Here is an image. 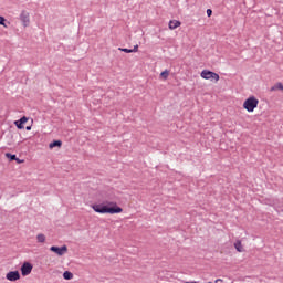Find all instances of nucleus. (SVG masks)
I'll return each instance as SVG.
<instances>
[{
	"mask_svg": "<svg viewBox=\"0 0 283 283\" xmlns=\"http://www.w3.org/2000/svg\"><path fill=\"white\" fill-rule=\"evenodd\" d=\"M92 209L96 212V213H123V208L118 207V205H116V202H107L105 205L101 203V205H93Z\"/></svg>",
	"mask_w": 283,
	"mask_h": 283,
	"instance_id": "1",
	"label": "nucleus"
},
{
	"mask_svg": "<svg viewBox=\"0 0 283 283\" xmlns=\"http://www.w3.org/2000/svg\"><path fill=\"white\" fill-rule=\"evenodd\" d=\"M258 103H260V101H258V98L249 97L243 103V108L247 109V112H254L255 107H258Z\"/></svg>",
	"mask_w": 283,
	"mask_h": 283,
	"instance_id": "2",
	"label": "nucleus"
},
{
	"mask_svg": "<svg viewBox=\"0 0 283 283\" xmlns=\"http://www.w3.org/2000/svg\"><path fill=\"white\" fill-rule=\"evenodd\" d=\"M201 78H205L206 81H216V83H218V81H220V75L209 70H203L201 72Z\"/></svg>",
	"mask_w": 283,
	"mask_h": 283,
	"instance_id": "3",
	"label": "nucleus"
},
{
	"mask_svg": "<svg viewBox=\"0 0 283 283\" xmlns=\"http://www.w3.org/2000/svg\"><path fill=\"white\" fill-rule=\"evenodd\" d=\"M32 269H34V266L32 265V263L30 262H24L22 264V266L20 268V271L23 275V277L30 275V273H32Z\"/></svg>",
	"mask_w": 283,
	"mask_h": 283,
	"instance_id": "4",
	"label": "nucleus"
},
{
	"mask_svg": "<svg viewBox=\"0 0 283 283\" xmlns=\"http://www.w3.org/2000/svg\"><path fill=\"white\" fill-rule=\"evenodd\" d=\"M50 251H52V253H55L56 255H65V253H67V245H62L61 248L60 247H56V245H52L50 248Z\"/></svg>",
	"mask_w": 283,
	"mask_h": 283,
	"instance_id": "5",
	"label": "nucleus"
},
{
	"mask_svg": "<svg viewBox=\"0 0 283 283\" xmlns=\"http://www.w3.org/2000/svg\"><path fill=\"white\" fill-rule=\"evenodd\" d=\"M20 21L22 22V25L24 28H28L30 25V12L23 10L20 13Z\"/></svg>",
	"mask_w": 283,
	"mask_h": 283,
	"instance_id": "6",
	"label": "nucleus"
},
{
	"mask_svg": "<svg viewBox=\"0 0 283 283\" xmlns=\"http://www.w3.org/2000/svg\"><path fill=\"white\" fill-rule=\"evenodd\" d=\"M6 277L9 282H17L21 280V273H19V271H11L7 273Z\"/></svg>",
	"mask_w": 283,
	"mask_h": 283,
	"instance_id": "7",
	"label": "nucleus"
},
{
	"mask_svg": "<svg viewBox=\"0 0 283 283\" xmlns=\"http://www.w3.org/2000/svg\"><path fill=\"white\" fill-rule=\"evenodd\" d=\"M25 123H28V117L23 116L19 120H15L14 125L18 127V129H24L23 125H25Z\"/></svg>",
	"mask_w": 283,
	"mask_h": 283,
	"instance_id": "8",
	"label": "nucleus"
},
{
	"mask_svg": "<svg viewBox=\"0 0 283 283\" xmlns=\"http://www.w3.org/2000/svg\"><path fill=\"white\" fill-rule=\"evenodd\" d=\"M176 28H180V21L178 20H171L169 22V29L170 30H176Z\"/></svg>",
	"mask_w": 283,
	"mask_h": 283,
	"instance_id": "9",
	"label": "nucleus"
},
{
	"mask_svg": "<svg viewBox=\"0 0 283 283\" xmlns=\"http://www.w3.org/2000/svg\"><path fill=\"white\" fill-rule=\"evenodd\" d=\"M234 248L237 249V251H238L239 253H243V252H244V248L242 247V242H241V241H237V242L234 243Z\"/></svg>",
	"mask_w": 283,
	"mask_h": 283,
	"instance_id": "10",
	"label": "nucleus"
},
{
	"mask_svg": "<svg viewBox=\"0 0 283 283\" xmlns=\"http://www.w3.org/2000/svg\"><path fill=\"white\" fill-rule=\"evenodd\" d=\"M61 145H63V143L61 140H54L53 143H51L49 145L50 149H54V147H61Z\"/></svg>",
	"mask_w": 283,
	"mask_h": 283,
	"instance_id": "11",
	"label": "nucleus"
},
{
	"mask_svg": "<svg viewBox=\"0 0 283 283\" xmlns=\"http://www.w3.org/2000/svg\"><path fill=\"white\" fill-rule=\"evenodd\" d=\"M36 240L40 244H43L46 240L45 234H43V233L38 234Z\"/></svg>",
	"mask_w": 283,
	"mask_h": 283,
	"instance_id": "12",
	"label": "nucleus"
},
{
	"mask_svg": "<svg viewBox=\"0 0 283 283\" xmlns=\"http://www.w3.org/2000/svg\"><path fill=\"white\" fill-rule=\"evenodd\" d=\"M63 277H64V280H72L74 277V274L70 271H65L63 273Z\"/></svg>",
	"mask_w": 283,
	"mask_h": 283,
	"instance_id": "13",
	"label": "nucleus"
},
{
	"mask_svg": "<svg viewBox=\"0 0 283 283\" xmlns=\"http://www.w3.org/2000/svg\"><path fill=\"white\" fill-rule=\"evenodd\" d=\"M160 78H164V81H167L169 78V71L165 70L160 73Z\"/></svg>",
	"mask_w": 283,
	"mask_h": 283,
	"instance_id": "14",
	"label": "nucleus"
},
{
	"mask_svg": "<svg viewBox=\"0 0 283 283\" xmlns=\"http://www.w3.org/2000/svg\"><path fill=\"white\" fill-rule=\"evenodd\" d=\"M275 90H282L283 91V85L282 83H277L276 85L271 87V92H275Z\"/></svg>",
	"mask_w": 283,
	"mask_h": 283,
	"instance_id": "15",
	"label": "nucleus"
},
{
	"mask_svg": "<svg viewBox=\"0 0 283 283\" xmlns=\"http://www.w3.org/2000/svg\"><path fill=\"white\" fill-rule=\"evenodd\" d=\"M6 158H9V160H17V155H12L10 153H6Z\"/></svg>",
	"mask_w": 283,
	"mask_h": 283,
	"instance_id": "16",
	"label": "nucleus"
},
{
	"mask_svg": "<svg viewBox=\"0 0 283 283\" xmlns=\"http://www.w3.org/2000/svg\"><path fill=\"white\" fill-rule=\"evenodd\" d=\"M0 25H3V28H8V24H6V18L0 15Z\"/></svg>",
	"mask_w": 283,
	"mask_h": 283,
	"instance_id": "17",
	"label": "nucleus"
},
{
	"mask_svg": "<svg viewBox=\"0 0 283 283\" xmlns=\"http://www.w3.org/2000/svg\"><path fill=\"white\" fill-rule=\"evenodd\" d=\"M120 52H125L126 54H132V49H123V48H119L118 49Z\"/></svg>",
	"mask_w": 283,
	"mask_h": 283,
	"instance_id": "18",
	"label": "nucleus"
},
{
	"mask_svg": "<svg viewBox=\"0 0 283 283\" xmlns=\"http://www.w3.org/2000/svg\"><path fill=\"white\" fill-rule=\"evenodd\" d=\"M211 14H213V11L211 9H207V15L211 17Z\"/></svg>",
	"mask_w": 283,
	"mask_h": 283,
	"instance_id": "19",
	"label": "nucleus"
},
{
	"mask_svg": "<svg viewBox=\"0 0 283 283\" xmlns=\"http://www.w3.org/2000/svg\"><path fill=\"white\" fill-rule=\"evenodd\" d=\"M132 52H138V45H135L134 49H130Z\"/></svg>",
	"mask_w": 283,
	"mask_h": 283,
	"instance_id": "20",
	"label": "nucleus"
},
{
	"mask_svg": "<svg viewBox=\"0 0 283 283\" xmlns=\"http://www.w3.org/2000/svg\"><path fill=\"white\" fill-rule=\"evenodd\" d=\"M15 160H17V163H18L19 165H21V163H23V160H21V159H19V158H17Z\"/></svg>",
	"mask_w": 283,
	"mask_h": 283,
	"instance_id": "21",
	"label": "nucleus"
},
{
	"mask_svg": "<svg viewBox=\"0 0 283 283\" xmlns=\"http://www.w3.org/2000/svg\"><path fill=\"white\" fill-rule=\"evenodd\" d=\"M25 129L27 132H30V129H32V126H27Z\"/></svg>",
	"mask_w": 283,
	"mask_h": 283,
	"instance_id": "22",
	"label": "nucleus"
},
{
	"mask_svg": "<svg viewBox=\"0 0 283 283\" xmlns=\"http://www.w3.org/2000/svg\"><path fill=\"white\" fill-rule=\"evenodd\" d=\"M216 282H220V280H217Z\"/></svg>",
	"mask_w": 283,
	"mask_h": 283,
	"instance_id": "23",
	"label": "nucleus"
}]
</instances>
